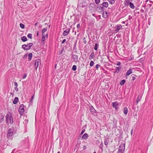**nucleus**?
Instances as JSON below:
<instances>
[{
    "label": "nucleus",
    "mask_w": 153,
    "mask_h": 153,
    "mask_svg": "<svg viewBox=\"0 0 153 153\" xmlns=\"http://www.w3.org/2000/svg\"><path fill=\"white\" fill-rule=\"evenodd\" d=\"M126 82V80L125 79H123L121 80L120 83V84L121 85H123Z\"/></svg>",
    "instance_id": "a878e982"
},
{
    "label": "nucleus",
    "mask_w": 153,
    "mask_h": 153,
    "mask_svg": "<svg viewBox=\"0 0 153 153\" xmlns=\"http://www.w3.org/2000/svg\"><path fill=\"white\" fill-rule=\"evenodd\" d=\"M14 85H15V86H16V87H17V86L18 85V84L17 82H15V83H14Z\"/></svg>",
    "instance_id": "c03bdc74"
},
{
    "label": "nucleus",
    "mask_w": 153,
    "mask_h": 153,
    "mask_svg": "<svg viewBox=\"0 0 153 153\" xmlns=\"http://www.w3.org/2000/svg\"><path fill=\"white\" fill-rule=\"evenodd\" d=\"M122 23H123V24H125V22L124 21L123 22H122Z\"/></svg>",
    "instance_id": "e2e57ef3"
},
{
    "label": "nucleus",
    "mask_w": 153,
    "mask_h": 153,
    "mask_svg": "<svg viewBox=\"0 0 153 153\" xmlns=\"http://www.w3.org/2000/svg\"><path fill=\"white\" fill-rule=\"evenodd\" d=\"M102 5H101V4H99V5H98L97 6V8H99V10H100V9H101V7H102Z\"/></svg>",
    "instance_id": "72a5a7b5"
},
{
    "label": "nucleus",
    "mask_w": 153,
    "mask_h": 153,
    "mask_svg": "<svg viewBox=\"0 0 153 153\" xmlns=\"http://www.w3.org/2000/svg\"><path fill=\"white\" fill-rule=\"evenodd\" d=\"M108 13L107 12H104L102 15L103 17L105 18H106L108 17V16L107 15Z\"/></svg>",
    "instance_id": "4be33fe9"
},
{
    "label": "nucleus",
    "mask_w": 153,
    "mask_h": 153,
    "mask_svg": "<svg viewBox=\"0 0 153 153\" xmlns=\"http://www.w3.org/2000/svg\"><path fill=\"white\" fill-rule=\"evenodd\" d=\"M27 54H26V55H25V56H24V57H26L27 56Z\"/></svg>",
    "instance_id": "052dcab7"
},
{
    "label": "nucleus",
    "mask_w": 153,
    "mask_h": 153,
    "mask_svg": "<svg viewBox=\"0 0 153 153\" xmlns=\"http://www.w3.org/2000/svg\"><path fill=\"white\" fill-rule=\"evenodd\" d=\"M133 59V57H131V58H129V60L130 61H131V60H132Z\"/></svg>",
    "instance_id": "5fc2aeb1"
},
{
    "label": "nucleus",
    "mask_w": 153,
    "mask_h": 153,
    "mask_svg": "<svg viewBox=\"0 0 153 153\" xmlns=\"http://www.w3.org/2000/svg\"><path fill=\"white\" fill-rule=\"evenodd\" d=\"M94 63L93 61H91L90 62V65L92 67L94 65Z\"/></svg>",
    "instance_id": "c756f323"
},
{
    "label": "nucleus",
    "mask_w": 153,
    "mask_h": 153,
    "mask_svg": "<svg viewBox=\"0 0 153 153\" xmlns=\"http://www.w3.org/2000/svg\"><path fill=\"white\" fill-rule=\"evenodd\" d=\"M95 4L94 3H91L90 4L89 7L92 10L95 7Z\"/></svg>",
    "instance_id": "2eb2a0df"
},
{
    "label": "nucleus",
    "mask_w": 153,
    "mask_h": 153,
    "mask_svg": "<svg viewBox=\"0 0 153 153\" xmlns=\"http://www.w3.org/2000/svg\"><path fill=\"white\" fill-rule=\"evenodd\" d=\"M28 37L30 38L31 39H32V34L30 33H29L27 36Z\"/></svg>",
    "instance_id": "7c9ffc66"
},
{
    "label": "nucleus",
    "mask_w": 153,
    "mask_h": 153,
    "mask_svg": "<svg viewBox=\"0 0 153 153\" xmlns=\"http://www.w3.org/2000/svg\"><path fill=\"white\" fill-rule=\"evenodd\" d=\"M112 105L113 107L115 108L116 109H117L118 107V104L117 102H113Z\"/></svg>",
    "instance_id": "6e6552de"
},
{
    "label": "nucleus",
    "mask_w": 153,
    "mask_h": 153,
    "mask_svg": "<svg viewBox=\"0 0 153 153\" xmlns=\"http://www.w3.org/2000/svg\"><path fill=\"white\" fill-rule=\"evenodd\" d=\"M88 137V134L85 133L84 134L82 137V139L83 140H86V139Z\"/></svg>",
    "instance_id": "9d476101"
},
{
    "label": "nucleus",
    "mask_w": 153,
    "mask_h": 153,
    "mask_svg": "<svg viewBox=\"0 0 153 153\" xmlns=\"http://www.w3.org/2000/svg\"><path fill=\"white\" fill-rule=\"evenodd\" d=\"M119 72L118 71L116 70V71H114V73H119Z\"/></svg>",
    "instance_id": "4d7b16f0"
},
{
    "label": "nucleus",
    "mask_w": 153,
    "mask_h": 153,
    "mask_svg": "<svg viewBox=\"0 0 153 153\" xmlns=\"http://www.w3.org/2000/svg\"><path fill=\"white\" fill-rule=\"evenodd\" d=\"M33 45L32 43H30L27 45H23L22 46V48L25 50L30 49L31 47Z\"/></svg>",
    "instance_id": "20e7f679"
},
{
    "label": "nucleus",
    "mask_w": 153,
    "mask_h": 153,
    "mask_svg": "<svg viewBox=\"0 0 153 153\" xmlns=\"http://www.w3.org/2000/svg\"><path fill=\"white\" fill-rule=\"evenodd\" d=\"M32 56L33 55L32 53H30L28 55V59L29 61H30L31 59L32 58Z\"/></svg>",
    "instance_id": "6ab92c4d"
},
{
    "label": "nucleus",
    "mask_w": 153,
    "mask_h": 153,
    "mask_svg": "<svg viewBox=\"0 0 153 153\" xmlns=\"http://www.w3.org/2000/svg\"><path fill=\"white\" fill-rule=\"evenodd\" d=\"M132 79L133 80H134L135 79V78L134 76L132 77Z\"/></svg>",
    "instance_id": "6e6d98bb"
},
{
    "label": "nucleus",
    "mask_w": 153,
    "mask_h": 153,
    "mask_svg": "<svg viewBox=\"0 0 153 153\" xmlns=\"http://www.w3.org/2000/svg\"><path fill=\"white\" fill-rule=\"evenodd\" d=\"M79 26H80V25L79 24H78L77 25H76V27H77L78 28H79Z\"/></svg>",
    "instance_id": "a18cd8bd"
},
{
    "label": "nucleus",
    "mask_w": 153,
    "mask_h": 153,
    "mask_svg": "<svg viewBox=\"0 0 153 153\" xmlns=\"http://www.w3.org/2000/svg\"><path fill=\"white\" fill-rule=\"evenodd\" d=\"M48 32L47 29H43L42 33V40L44 42L46 40V38H47L48 37Z\"/></svg>",
    "instance_id": "7ed1b4c3"
},
{
    "label": "nucleus",
    "mask_w": 153,
    "mask_h": 153,
    "mask_svg": "<svg viewBox=\"0 0 153 153\" xmlns=\"http://www.w3.org/2000/svg\"><path fill=\"white\" fill-rule=\"evenodd\" d=\"M95 3L96 4H98L100 2V0H94Z\"/></svg>",
    "instance_id": "c9c22d12"
},
{
    "label": "nucleus",
    "mask_w": 153,
    "mask_h": 153,
    "mask_svg": "<svg viewBox=\"0 0 153 153\" xmlns=\"http://www.w3.org/2000/svg\"><path fill=\"white\" fill-rule=\"evenodd\" d=\"M14 134V129L13 128H10L7 131V137L9 139H12L13 138V135Z\"/></svg>",
    "instance_id": "f03ea898"
},
{
    "label": "nucleus",
    "mask_w": 153,
    "mask_h": 153,
    "mask_svg": "<svg viewBox=\"0 0 153 153\" xmlns=\"http://www.w3.org/2000/svg\"><path fill=\"white\" fill-rule=\"evenodd\" d=\"M38 24V23H35V26L37 25Z\"/></svg>",
    "instance_id": "680f3d73"
},
{
    "label": "nucleus",
    "mask_w": 153,
    "mask_h": 153,
    "mask_svg": "<svg viewBox=\"0 0 153 153\" xmlns=\"http://www.w3.org/2000/svg\"><path fill=\"white\" fill-rule=\"evenodd\" d=\"M18 97H16L14 99V100L13 101V103L14 104H16L18 101Z\"/></svg>",
    "instance_id": "aec40b11"
},
{
    "label": "nucleus",
    "mask_w": 153,
    "mask_h": 153,
    "mask_svg": "<svg viewBox=\"0 0 153 153\" xmlns=\"http://www.w3.org/2000/svg\"><path fill=\"white\" fill-rule=\"evenodd\" d=\"M39 61V60L38 59L36 60L35 61L34 68L36 70L37 69V68L38 66Z\"/></svg>",
    "instance_id": "0eeeda50"
},
{
    "label": "nucleus",
    "mask_w": 153,
    "mask_h": 153,
    "mask_svg": "<svg viewBox=\"0 0 153 153\" xmlns=\"http://www.w3.org/2000/svg\"><path fill=\"white\" fill-rule=\"evenodd\" d=\"M66 41V39H64L62 41V44L64 42H65Z\"/></svg>",
    "instance_id": "de8ad7c7"
},
{
    "label": "nucleus",
    "mask_w": 153,
    "mask_h": 153,
    "mask_svg": "<svg viewBox=\"0 0 153 153\" xmlns=\"http://www.w3.org/2000/svg\"><path fill=\"white\" fill-rule=\"evenodd\" d=\"M50 25H48V28H50Z\"/></svg>",
    "instance_id": "69168bd1"
},
{
    "label": "nucleus",
    "mask_w": 153,
    "mask_h": 153,
    "mask_svg": "<svg viewBox=\"0 0 153 153\" xmlns=\"http://www.w3.org/2000/svg\"><path fill=\"white\" fill-rule=\"evenodd\" d=\"M101 5H102V7H107L108 6V4L107 2H103L102 4H101Z\"/></svg>",
    "instance_id": "f8f14e48"
},
{
    "label": "nucleus",
    "mask_w": 153,
    "mask_h": 153,
    "mask_svg": "<svg viewBox=\"0 0 153 153\" xmlns=\"http://www.w3.org/2000/svg\"><path fill=\"white\" fill-rule=\"evenodd\" d=\"M119 29H116L117 32H118Z\"/></svg>",
    "instance_id": "0e129e2a"
},
{
    "label": "nucleus",
    "mask_w": 153,
    "mask_h": 153,
    "mask_svg": "<svg viewBox=\"0 0 153 153\" xmlns=\"http://www.w3.org/2000/svg\"><path fill=\"white\" fill-rule=\"evenodd\" d=\"M15 150H16V149H14L13 150L11 153H14V152L15 151Z\"/></svg>",
    "instance_id": "49530a36"
},
{
    "label": "nucleus",
    "mask_w": 153,
    "mask_h": 153,
    "mask_svg": "<svg viewBox=\"0 0 153 153\" xmlns=\"http://www.w3.org/2000/svg\"><path fill=\"white\" fill-rule=\"evenodd\" d=\"M94 15H95V14H92V15H93V16H94Z\"/></svg>",
    "instance_id": "338daca9"
},
{
    "label": "nucleus",
    "mask_w": 153,
    "mask_h": 153,
    "mask_svg": "<svg viewBox=\"0 0 153 153\" xmlns=\"http://www.w3.org/2000/svg\"><path fill=\"white\" fill-rule=\"evenodd\" d=\"M122 27V26L121 25H117L116 29H121Z\"/></svg>",
    "instance_id": "f704fd0d"
},
{
    "label": "nucleus",
    "mask_w": 153,
    "mask_h": 153,
    "mask_svg": "<svg viewBox=\"0 0 153 153\" xmlns=\"http://www.w3.org/2000/svg\"><path fill=\"white\" fill-rule=\"evenodd\" d=\"M108 1L109 2L110 4H112L115 3L114 0H108Z\"/></svg>",
    "instance_id": "bb28decb"
},
{
    "label": "nucleus",
    "mask_w": 153,
    "mask_h": 153,
    "mask_svg": "<svg viewBox=\"0 0 153 153\" xmlns=\"http://www.w3.org/2000/svg\"><path fill=\"white\" fill-rule=\"evenodd\" d=\"M103 144H102V143H101L99 146V147L101 149H102V148H103Z\"/></svg>",
    "instance_id": "e433bc0d"
},
{
    "label": "nucleus",
    "mask_w": 153,
    "mask_h": 153,
    "mask_svg": "<svg viewBox=\"0 0 153 153\" xmlns=\"http://www.w3.org/2000/svg\"><path fill=\"white\" fill-rule=\"evenodd\" d=\"M125 149V145L123 144L120 146L117 153H124Z\"/></svg>",
    "instance_id": "39448f33"
},
{
    "label": "nucleus",
    "mask_w": 153,
    "mask_h": 153,
    "mask_svg": "<svg viewBox=\"0 0 153 153\" xmlns=\"http://www.w3.org/2000/svg\"><path fill=\"white\" fill-rule=\"evenodd\" d=\"M149 1V2H150L152 3L153 4V1H150V0H147L146 1L147 2V1Z\"/></svg>",
    "instance_id": "09e8293b"
},
{
    "label": "nucleus",
    "mask_w": 153,
    "mask_h": 153,
    "mask_svg": "<svg viewBox=\"0 0 153 153\" xmlns=\"http://www.w3.org/2000/svg\"><path fill=\"white\" fill-rule=\"evenodd\" d=\"M100 66V65L99 64H97L96 66V68L97 69H98Z\"/></svg>",
    "instance_id": "4c0bfd02"
},
{
    "label": "nucleus",
    "mask_w": 153,
    "mask_h": 153,
    "mask_svg": "<svg viewBox=\"0 0 153 153\" xmlns=\"http://www.w3.org/2000/svg\"><path fill=\"white\" fill-rule=\"evenodd\" d=\"M6 122L7 123H10L12 124L13 122V119L11 114L10 113H8L6 116Z\"/></svg>",
    "instance_id": "f257e3e1"
},
{
    "label": "nucleus",
    "mask_w": 153,
    "mask_h": 153,
    "mask_svg": "<svg viewBox=\"0 0 153 153\" xmlns=\"http://www.w3.org/2000/svg\"><path fill=\"white\" fill-rule=\"evenodd\" d=\"M94 56V52H92L91 53L90 56L89 57V59H93Z\"/></svg>",
    "instance_id": "5701e85b"
},
{
    "label": "nucleus",
    "mask_w": 153,
    "mask_h": 153,
    "mask_svg": "<svg viewBox=\"0 0 153 153\" xmlns=\"http://www.w3.org/2000/svg\"><path fill=\"white\" fill-rule=\"evenodd\" d=\"M24 111L25 110L24 109V105L23 104H21L20 105L19 108V113L21 115H22L23 114Z\"/></svg>",
    "instance_id": "423d86ee"
},
{
    "label": "nucleus",
    "mask_w": 153,
    "mask_h": 153,
    "mask_svg": "<svg viewBox=\"0 0 153 153\" xmlns=\"http://www.w3.org/2000/svg\"><path fill=\"white\" fill-rule=\"evenodd\" d=\"M72 57L73 59H74V61H77L78 59V56L76 55H73L72 56Z\"/></svg>",
    "instance_id": "ddd939ff"
},
{
    "label": "nucleus",
    "mask_w": 153,
    "mask_h": 153,
    "mask_svg": "<svg viewBox=\"0 0 153 153\" xmlns=\"http://www.w3.org/2000/svg\"><path fill=\"white\" fill-rule=\"evenodd\" d=\"M27 76V75L26 74H25L23 76V78L24 79L26 78Z\"/></svg>",
    "instance_id": "79ce46f5"
},
{
    "label": "nucleus",
    "mask_w": 153,
    "mask_h": 153,
    "mask_svg": "<svg viewBox=\"0 0 153 153\" xmlns=\"http://www.w3.org/2000/svg\"><path fill=\"white\" fill-rule=\"evenodd\" d=\"M121 67H116V70L119 72V71L121 69Z\"/></svg>",
    "instance_id": "473e14b6"
},
{
    "label": "nucleus",
    "mask_w": 153,
    "mask_h": 153,
    "mask_svg": "<svg viewBox=\"0 0 153 153\" xmlns=\"http://www.w3.org/2000/svg\"><path fill=\"white\" fill-rule=\"evenodd\" d=\"M141 11L143 13L144 12V10L142 9L141 10Z\"/></svg>",
    "instance_id": "13d9d810"
},
{
    "label": "nucleus",
    "mask_w": 153,
    "mask_h": 153,
    "mask_svg": "<svg viewBox=\"0 0 153 153\" xmlns=\"http://www.w3.org/2000/svg\"><path fill=\"white\" fill-rule=\"evenodd\" d=\"M104 144L105 145H107L108 144V143L106 141H105Z\"/></svg>",
    "instance_id": "8fccbe9b"
},
{
    "label": "nucleus",
    "mask_w": 153,
    "mask_h": 153,
    "mask_svg": "<svg viewBox=\"0 0 153 153\" xmlns=\"http://www.w3.org/2000/svg\"><path fill=\"white\" fill-rule=\"evenodd\" d=\"M108 33L110 35H111V33L110 32H109Z\"/></svg>",
    "instance_id": "774afa93"
},
{
    "label": "nucleus",
    "mask_w": 153,
    "mask_h": 153,
    "mask_svg": "<svg viewBox=\"0 0 153 153\" xmlns=\"http://www.w3.org/2000/svg\"><path fill=\"white\" fill-rule=\"evenodd\" d=\"M86 148V147L85 146H84L83 147V149L85 150V149Z\"/></svg>",
    "instance_id": "864d4df0"
},
{
    "label": "nucleus",
    "mask_w": 153,
    "mask_h": 153,
    "mask_svg": "<svg viewBox=\"0 0 153 153\" xmlns=\"http://www.w3.org/2000/svg\"><path fill=\"white\" fill-rule=\"evenodd\" d=\"M90 111L91 112L93 113H96V110H95V109L93 107V106H91L90 107Z\"/></svg>",
    "instance_id": "dca6fc26"
},
{
    "label": "nucleus",
    "mask_w": 153,
    "mask_h": 153,
    "mask_svg": "<svg viewBox=\"0 0 153 153\" xmlns=\"http://www.w3.org/2000/svg\"><path fill=\"white\" fill-rule=\"evenodd\" d=\"M14 89L16 91H18V88L17 87H16L14 88Z\"/></svg>",
    "instance_id": "a19ab883"
},
{
    "label": "nucleus",
    "mask_w": 153,
    "mask_h": 153,
    "mask_svg": "<svg viewBox=\"0 0 153 153\" xmlns=\"http://www.w3.org/2000/svg\"><path fill=\"white\" fill-rule=\"evenodd\" d=\"M98 48V45L97 43H96L95 44V45L94 49L95 50H97Z\"/></svg>",
    "instance_id": "c85d7f7f"
},
{
    "label": "nucleus",
    "mask_w": 153,
    "mask_h": 153,
    "mask_svg": "<svg viewBox=\"0 0 153 153\" xmlns=\"http://www.w3.org/2000/svg\"><path fill=\"white\" fill-rule=\"evenodd\" d=\"M133 129H132L131 130V135H132V133H133Z\"/></svg>",
    "instance_id": "603ef678"
},
{
    "label": "nucleus",
    "mask_w": 153,
    "mask_h": 153,
    "mask_svg": "<svg viewBox=\"0 0 153 153\" xmlns=\"http://www.w3.org/2000/svg\"><path fill=\"white\" fill-rule=\"evenodd\" d=\"M72 69L74 71H76V66L75 65H73L72 67Z\"/></svg>",
    "instance_id": "cd10ccee"
},
{
    "label": "nucleus",
    "mask_w": 153,
    "mask_h": 153,
    "mask_svg": "<svg viewBox=\"0 0 153 153\" xmlns=\"http://www.w3.org/2000/svg\"><path fill=\"white\" fill-rule=\"evenodd\" d=\"M21 40L23 42H25L27 40V39L26 36H24L21 37Z\"/></svg>",
    "instance_id": "a211bd4d"
},
{
    "label": "nucleus",
    "mask_w": 153,
    "mask_h": 153,
    "mask_svg": "<svg viewBox=\"0 0 153 153\" xmlns=\"http://www.w3.org/2000/svg\"><path fill=\"white\" fill-rule=\"evenodd\" d=\"M129 7L131 8L134 9V4L131 3V2L130 3H129Z\"/></svg>",
    "instance_id": "393cba45"
},
{
    "label": "nucleus",
    "mask_w": 153,
    "mask_h": 153,
    "mask_svg": "<svg viewBox=\"0 0 153 153\" xmlns=\"http://www.w3.org/2000/svg\"><path fill=\"white\" fill-rule=\"evenodd\" d=\"M130 0H126L124 2L125 5V6H128L129 5V3H130Z\"/></svg>",
    "instance_id": "f3484780"
},
{
    "label": "nucleus",
    "mask_w": 153,
    "mask_h": 153,
    "mask_svg": "<svg viewBox=\"0 0 153 153\" xmlns=\"http://www.w3.org/2000/svg\"><path fill=\"white\" fill-rule=\"evenodd\" d=\"M33 97H34L33 96L32 97L31 100L30 101V102H31V101H33Z\"/></svg>",
    "instance_id": "3c124183"
},
{
    "label": "nucleus",
    "mask_w": 153,
    "mask_h": 153,
    "mask_svg": "<svg viewBox=\"0 0 153 153\" xmlns=\"http://www.w3.org/2000/svg\"><path fill=\"white\" fill-rule=\"evenodd\" d=\"M123 112L124 114L126 115L127 114L128 112V108L127 107H124L123 109Z\"/></svg>",
    "instance_id": "412c9836"
},
{
    "label": "nucleus",
    "mask_w": 153,
    "mask_h": 153,
    "mask_svg": "<svg viewBox=\"0 0 153 153\" xmlns=\"http://www.w3.org/2000/svg\"><path fill=\"white\" fill-rule=\"evenodd\" d=\"M85 131V129H83L81 133V134H82Z\"/></svg>",
    "instance_id": "ea45409f"
},
{
    "label": "nucleus",
    "mask_w": 153,
    "mask_h": 153,
    "mask_svg": "<svg viewBox=\"0 0 153 153\" xmlns=\"http://www.w3.org/2000/svg\"><path fill=\"white\" fill-rule=\"evenodd\" d=\"M85 7V5H82V6H81V7Z\"/></svg>",
    "instance_id": "bf43d9fd"
},
{
    "label": "nucleus",
    "mask_w": 153,
    "mask_h": 153,
    "mask_svg": "<svg viewBox=\"0 0 153 153\" xmlns=\"http://www.w3.org/2000/svg\"><path fill=\"white\" fill-rule=\"evenodd\" d=\"M103 7H102H102H100V8H101V9H100V10H101V11H104V8Z\"/></svg>",
    "instance_id": "58836bf2"
},
{
    "label": "nucleus",
    "mask_w": 153,
    "mask_h": 153,
    "mask_svg": "<svg viewBox=\"0 0 153 153\" xmlns=\"http://www.w3.org/2000/svg\"><path fill=\"white\" fill-rule=\"evenodd\" d=\"M132 73V70L131 69H129L127 72L126 74V75L128 76Z\"/></svg>",
    "instance_id": "4468645a"
},
{
    "label": "nucleus",
    "mask_w": 153,
    "mask_h": 153,
    "mask_svg": "<svg viewBox=\"0 0 153 153\" xmlns=\"http://www.w3.org/2000/svg\"><path fill=\"white\" fill-rule=\"evenodd\" d=\"M4 120V116L3 115H1V119L0 120V122H2Z\"/></svg>",
    "instance_id": "b1692460"
},
{
    "label": "nucleus",
    "mask_w": 153,
    "mask_h": 153,
    "mask_svg": "<svg viewBox=\"0 0 153 153\" xmlns=\"http://www.w3.org/2000/svg\"><path fill=\"white\" fill-rule=\"evenodd\" d=\"M20 27L22 29L24 28L25 27V25L24 24L22 23H20Z\"/></svg>",
    "instance_id": "2f4dec72"
},
{
    "label": "nucleus",
    "mask_w": 153,
    "mask_h": 153,
    "mask_svg": "<svg viewBox=\"0 0 153 153\" xmlns=\"http://www.w3.org/2000/svg\"><path fill=\"white\" fill-rule=\"evenodd\" d=\"M121 64V62H119L117 63L116 65L117 66H119Z\"/></svg>",
    "instance_id": "37998d69"
},
{
    "label": "nucleus",
    "mask_w": 153,
    "mask_h": 153,
    "mask_svg": "<svg viewBox=\"0 0 153 153\" xmlns=\"http://www.w3.org/2000/svg\"><path fill=\"white\" fill-rule=\"evenodd\" d=\"M142 95H139L138 96L137 100H136V105H137L139 102L141 100L142 98Z\"/></svg>",
    "instance_id": "1a4fd4ad"
},
{
    "label": "nucleus",
    "mask_w": 153,
    "mask_h": 153,
    "mask_svg": "<svg viewBox=\"0 0 153 153\" xmlns=\"http://www.w3.org/2000/svg\"><path fill=\"white\" fill-rule=\"evenodd\" d=\"M70 31V29H66L65 31H64L63 33V35L64 36H66L67 35Z\"/></svg>",
    "instance_id": "9b49d317"
}]
</instances>
